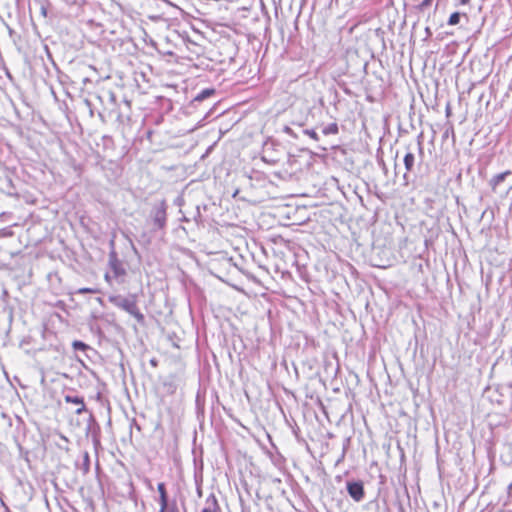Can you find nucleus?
<instances>
[{
	"label": "nucleus",
	"instance_id": "nucleus-1",
	"mask_svg": "<svg viewBox=\"0 0 512 512\" xmlns=\"http://www.w3.org/2000/svg\"><path fill=\"white\" fill-rule=\"evenodd\" d=\"M109 301L117 308L122 309L132 315L138 323H144L145 317L137 306V299L135 295H130L128 297L121 295L111 296Z\"/></svg>",
	"mask_w": 512,
	"mask_h": 512
},
{
	"label": "nucleus",
	"instance_id": "nucleus-18",
	"mask_svg": "<svg viewBox=\"0 0 512 512\" xmlns=\"http://www.w3.org/2000/svg\"><path fill=\"white\" fill-rule=\"evenodd\" d=\"M157 490L159 492V497H168L166 486L163 482L158 483Z\"/></svg>",
	"mask_w": 512,
	"mask_h": 512
},
{
	"label": "nucleus",
	"instance_id": "nucleus-8",
	"mask_svg": "<svg viewBox=\"0 0 512 512\" xmlns=\"http://www.w3.org/2000/svg\"><path fill=\"white\" fill-rule=\"evenodd\" d=\"M64 400L67 403H72L73 405H76V414H82L86 410V405L84 402V398L80 397L78 395H72V394H66L64 396Z\"/></svg>",
	"mask_w": 512,
	"mask_h": 512
},
{
	"label": "nucleus",
	"instance_id": "nucleus-9",
	"mask_svg": "<svg viewBox=\"0 0 512 512\" xmlns=\"http://www.w3.org/2000/svg\"><path fill=\"white\" fill-rule=\"evenodd\" d=\"M221 508L214 493H211L205 500L202 512H220Z\"/></svg>",
	"mask_w": 512,
	"mask_h": 512
},
{
	"label": "nucleus",
	"instance_id": "nucleus-15",
	"mask_svg": "<svg viewBox=\"0 0 512 512\" xmlns=\"http://www.w3.org/2000/svg\"><path fill=\"white\" fill-rule=\"evenodd\" d=\"M160 510L159 512H167L171 507L168 504V497H159Z\"/></svg>",
	"mask_w": 512,
	"mask_h": 512
},
{
	"label": "nucleus",
	"instance_id": "nucleus-16",
	"mask_svg": "<svg viewBox=\"0 0 512 512\" xmlns=\"http://www.w3.org/2000/svg\"><path fill=\"white\" fill-rule=\"evenodd\" d=\"M433 0H423L421 3H419L416 8L418 11L420 12H423L425 11L428 7L431 6Z\"/></svg>",
	"mask_w": 512,
	"mask_h": 512
},
{
	"label": "nucleus",
	"instance_id": "nucleus-27",
	"mask_svg": "<svg viewBox=\"0 0 512 512\" xmlns=\"http://www.w3.org/2000/svg\"><path fill=\"white\" fill-rule=\"evenodd\" d=\"M151 364H152L153 366H155V365H156V361H155V360H151Z\"/></svg>",
	"mask_w": 512,
	"mask_h": 512
},
{
	"label": "nucleus",
	"instance_id": "nucleus-25",
	"mask_svg": "<svg viewBox=\"0 0 512 512\" xmlns=\"http://www.w3.org/2000/svg\"><path fill=\"white\" fill-rule=\"evenodd\" d=\"M470 2V0H459V3L461 5H467Z\"/></svg>",
	"mask_w": 512,
	"mask_h": 512
},
{
	"label": "nucleus",
	"instance_id": "nucleus-13",
	"mask_svg": "<svg viewBox=\"0 0 512 512\" xmlns=\"http://www.w3.org/2000/svg\"><path fill=\"white\" fill-rule=\"evenodd\" d=\"M461 15L462 14L460 12L452 13L448 19L447 24L450 26L457 25L460 22Z\"/></svg>",
	"mask_w": 512,
	"mask_h": 512
},
{
	"label": "nucleus",
	"instance_id": "nucleus-20",
	"mask_svg": "<svg viewBox=\"0 0 512 512\" xmlns=\"http://www.w3.org/2000/svg\"><path fill=\"white\" fill-rule=\"evenodd\" d=\"M13 232L9 228L0 229V238L1 237H11Z\"/></svg>",
	"mask_w": 512,
	"mask_h": 512
},
{
	"label": "nucleus",
	"instance_id": "nucleus-11",
	"mask_svg": "<svg viewBox=\"0 0 512 512\" xmlns=\"http://www.w3.org/2000/svg\"><path fill=\"white\" fill-rule=\"evenodd\" d=\"M339 131L337 123H330L322 129L324 135H335Z\"/></svg>",
	"mask_w": 512,
	"mask_h": 512
},
{
	"label": "nucleus",
	"instance_id": "nucleus-2",
	"mask_svg": "<svg viewBox=\"0 0 512 512\" xmlns=\"http://www.w3.org/2000/svg\"><path fill=\"white\" fill-rule=\"evenodd\" d=\"M167 208L168 205L165 200L153 204L148 216L152 232L165 230L167 226Z\"/></svg>",
	"mask_w": 512,
	"mask_h": 512
},
{
	"label": "nucleus",
	"instance_id": "nucleus-4",
	"mask_svg": "<svg viewBox=\"0 0 512 512\" xmlns=\"http://www.w3.org/2000/svg\"><path fill=\"white\" fill-rule=\"evenodd\" d=\"M346 489L349 496L355 502H361L365 498L364 484L361 480H348L346 482Z\"/></svg>",
	"mask_w": 512,
	"mask_h": 512
},
{
	"label": "nucleus",
	"instance_id": "nucleus-7",
	"mask_svg": "<svg viewBox=\"0 0 512 512\" xmlns=\"http://www.w3.org/2000/svg\"><path fill=\"white\" fill-rule=\"evenodd\" d=\"M403 162L406 169V173L404 174L403 177L406 180V183H408L407 173L412 172L415 166V155L411 150L410 146L406 147V153L404 155Z\"/></svg>",
	"mask_w": 512,
	"mask_h": 512
},
{
	"label": "nucleus",
	"instance_id": "nucleus-14",
	"mask_svg": "<svg viewBox=\"0 0 512 512\" xmlns=\"http://www.w3.org/2000/svg\"><path fill=\"white\" fill-rule=\"evenodd\" d=\"M72 347L74 348V350L77 351H86L87 349H89V346L80 340L73 341Z\"/></svg>",
	"mask_w": 512,
	"mask_h": 512
},
{
	"label": "nucleus",
	"instance_id": "nucleus-24",
	"mask_svg": "<svg viewBox=\"0 0 512 512\" xmlns=\"http://www.w3.org/2000/svg\"><path fill=\"white\" fill-rule=\"evenodd\" d=\"M109 97H110V100L113 101V102L116 99L115 94L113 92H109Z\"/></svg>",
	"mask_w": 512,
	"mask_h": 512
},
{
	"label": "nucleus",
	"instance_id": "nucleus-6",
	"mask_svg": "<svg viewBox=\"0 0 512 512\" xmlns=\"http://www.w3.org/2000/svg\"><path fill=\"white\" fill-rule=\"evenodd\" d=\"M109 266L116 277L124 276L126 274L123 263L118 259L115 250H112L109 253Z\"/></svg>",
	"mask_w": 512,
	"mask_h": 512
},
{
	"label": "nucleus",
	"instance_id": "nucleus-23",
	"mask_svg": "<svg viewBox=\"0 0 512 512\" xmlns=\"http://www.w3.org/2000/svg\"><path fill=\"white\" fill-rule=\"evenodd\" d=\"M80 293H89V292H92V289L90 288H82L79 290Z\"/></svg>",
	"mask_w": 512,
	"mask_h": 512
},
{
	"label": "nucleus",
	"instance_id": "nucleus-10",
	"mask_svg": "<svg viewBox=\"0 0 512 512\" xmlns=\"http://www.w3.org/2000/svg\"><path fill=\"white\" fill-rule=\"evenodd\" d=\"M215 93V90L212 89V88H206L204 90H202L201 92H199L193 99V103L195 102H202L203 100L211 97L212 95H214Z\"/></svg>",
	"mask_w": 512,
	"mask_h": 512
},
{
	"label": "nucleus",
	"instance_id": "nucleus-12",
	"mask_svg": "<svg viewBox=\"0 0 512 512\" xmlns=\"http://www.w3.org/2000/svg\"><path fill=\"white\" fill-rule=\"evenodd\" d=\"M81 470L83 474H87L90 470V456L87 451L83 454V463L81 465Z\"/></svg>",
	"mask_w": 512,
	"mask_h": 512
},
{
	"label": "nucleus",
	"instance_id": "nucleus-3",
	"mask_svg": "<svg viewBox=\"0 0 512 512\" xmlns=\"http://www.w3.org/2000/svg\"><path fill=\"white\" fill-rule=\"evenodd\" d=\"M488 184L494 193H499L501 185L505 184L507 187L505 196H507L509 192L512 190V171L506 170L504 172L494 175L489 180Z\"/></svg>",
	"mask_w": 512,
	"mask_h": 512
},
{
	"label": "nucleus",
	"instance_id": "nucleus-17",
	"mask_svg": "<svg viewBox=\"0 0 512 512\" xmlns=\"http://www.w3.org/2000/svg\"><path fill=\"white\" fill-rule=\"evenodd\" d=\"M417 149H418L420 157L422 158L423 154H424L423 134L422 133L420 135H418V137H417Z\"/></svg>",
	"mask_w": 512,
	"mask_h": 512
},
{
	"label": "nucleus",
	"instance_id": "nucleus-26",
	"mask_svg": "<svg viewBox=\"0 0 512 512\" xmlns=\"http://www.w3.org/2000/svg\"><path fill=\"white\" fill-rule=\"evenodd\" d=\"M197 493H198V495H199V496H201V495H202V491H201V489H199V488H198V489H197Z\"/></svg>",
	"mask_w": 512,
	"mask_h": 512
},
{
	"label": "nucleus",
	"instance_id": "nucleus-21",
	"mask_svg": "<svg viewBox=\"0 0 512 512\" xmlns=\"http://www.w3.org/2000/svg\"><path fill=\"white\" fill-rule=\"evenodd\" d=\"M283 131L290 136H295L292 128L289 126H284Z\"/></svg>",
	"mask_w": 512,
	"mask_h": 512
},
{
	"label": "nucleus",
	"instance_id": "nucleus-19",
	"mask_svg": "<svg viewBox=\"0 0 512 512\" xmlns=\"http://www.w3.org/2000/svg\"><path fill=\"white\" fill-rule=\"evenodd\" d=\"M304 133L316 141L319 140L318 134L313 129H306Z\"/></svg>",
	"mask_w": 512,
	"mask_h": 512
},
{
	"label": "nucleus",
	"instance_id": "nucleus-22",
	"mask_svg": "<svg viewBox=\"0 0 512 512\" xmlns=\"http://www.w3.org/2000/svg\"><path fill=\"white\" fill-rule=\"evenodd\" d=\"M167 512H178L176 504L171 505Z\"/></svg>",
	"mask_w": 512,
	"mask_h": 512
},
{
	"label": "nucleus",
	"instance_id": "nucleus-5",
	"mask_svg": "<svg viewBox=\"0 0 512 512\" xmlns=\"http://www.w3.org/2000/svg\"><path fill=\"white\" fill-rule=\"evenodd\" d=\"M183 374H171L163 381V387L168 394H174L179 386L183 384Z\"/></svg>",
	"mask_w": 512,
	"mask_h": 512
}]
</instances>
